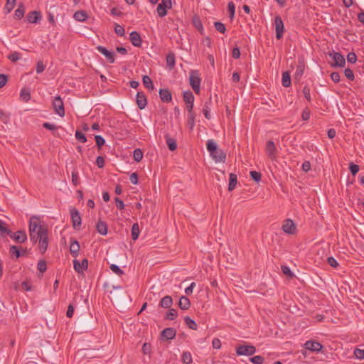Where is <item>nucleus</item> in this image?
Wrapping results in <instances>:
<instances>
[{
	"label": "nucleus",
	"mask_w": 364,
	"mask_h": 364,
	"mask_svg": "<svg viewBox=\"0 0 364 364\" xmlns=\"http://www.w3.org/2000/svg\"><path fill=\"white\" fill-rule=\"evenodd\" d=\"M29 236L33 243H39V249L43 254L48 245V230L41 225L39 218L37 217H31L29 222Z\"/></svg>",
	"instance_id": "1"
},
{
	"label": "nucleus",
	"mask_w": 364,
	"mask_h": 364,
	"mask_svg": "<svg viewBox=\"0 0 364 364\" xmlns=\"http://www.w3.org/2000/svg\"><path fill=\"white\" fill-rule=\"evenodd\" d=\"M194 96L191 91L183 92V101L187 105L188 114V124L190 129H192L194 126L195 114L192 112L193 107Z\"/></svg>",
	"instance_id": "2"
},
{
	"label": "nucleus",
	"mask_w": 364,
	"mask_h": 364,
	"mask_svg": "<svg viewBox=\"0 0 364 364\" xmlns=\"http://www.w3.org/2000/svg\"><path fill=\"white\" fill-rule=\"evenodd\" d=\"M189 82L194 92L197 95L199 94L200 91L201 78L198 70H193L190 72Z\"/></svg>",
	"instance_id": "3"
},
{
	"label": "nucleus",
	"mask_w": 364,
	"mask_h": 364,
	"mask_svg": "<svg viewBox=\"0 0 364 364\" xmlns=\"http://www.w3.org/2000/svg\"><path fill=\"white\" fill-rule=\"evenodd\" d=\"M256 352V348L252 345H241L236 348L237 355H252Z\"/></svg>",
	"instance_id": "4"
},
{
	"label": "nucleus",
	"mask_w": 364,
	"mask_h": 364,
	"mask_svg": "<svg viewBox=\"0 0 364 364\" xmlns=\"http://www.w3.org/2000/svg\"><path fill=\"white\" fill-rule=\"evenodd\" d=\"M53 107L55 112L60 117L65 116V109L63 102L60 96H56L53 100Z\"/></svg>",
	"instance_id": "5"
},
{
	"label": "nucleus",
	"mask_w": 364,
	"mask_h": 364,
	"mask_svg": "<svg viewBox=\"0 0 364 364\" xmlns=\"http://www.w3.org/2000/svg\"><path fill=\"white\" fill-rule=\"evenodd\" d=\"M274 24H275V31H276V38L279 40L283 37V34L284 32V26L283 21L279 16H277L274 18Z\"/></svg>",
	"instance_id": "6"
},
{
	"label": "nucleus",
	"mask_w": 364,
	"mask_h": 364,
	"mask_svg": "<svg viewBox=\"0 0 364 364\" xmlns=\"http://www.w3.org/2000/svg\"><path fill=\"white\" fill-rule=\"evenodd\" d=\"M70 213L73 228L75 229H79L82 221L79 211L75 208H70Z\"/></svg>",
	"instance_id": "7"
},
{
	"label": "nucleus",
	"mask_w": 364,
	"mask_h": 364,
	"mask_svg": "<svg viewBox=\"0 0 364 364\" xmlns=\"http://www.w3.org/2000/svg\"><path fill=\"white\" fill-rule=\"evenodd\" d=\"M329 56L331 57L334 60V63L332 65V66L341 68L345 66L346 60L343 55L340 53L333 51L332 53H329Z\"/></svg>",
	"instance_id": "8"
},
{
	"label": "nucleus",
	"mask_w": 364,
	"mask_h": 364,
	"mask_svg": "<svg viewBox=\"0 0 364 364\" xmlns=\"http://www.w3.org/2000/svg\"><path fill=\"white\" fill-rule=\"evenodd\" d=\"M171 7V0H161L159 4L156 11L160 17H164L167 14L166 9Z\"/></svg>",
	"instance_id": "9"
},
{
	"label": "nucleus",
	"mask_w": 364,
	"mask_h": 364,
	"mask_svg": "<svg viewBox=\"0 0 364 364\" xmlns=\"http://www.w3.org/2000/svg\"><path fill=\"white\" fill-rule=\"evenodd\" d=\"M73 267L75 271L77 273H82L83 271L87 270L88 268V260L87 259H83L82 262H80L77 259H74Z\"/></svg>",
	"instance_id": "10"
},
{
	"label": "nucleus",
	"mask_w": 364,
	"mask_h": 364,
	"mask_svg": "<svg viewBox=\"0 0 364 364\" xmlns=\"http://www.w3.org/2000/svg\"><path fill=\"white\" fill-rule=\"evenodd\" d=\"M282 229L285 233L293 235L296 231V225L292 220L287 219L284 220Z\"/></svg>",
	"instance_id": "11"
},
{
	"label": "nucleus",
	"mask_w": 364,
	"mask_h": 364,
	"mask_svg": "<svg viewBox=\"0 0 364 364\" xmlns=\"http://www.w3.org/2000/svg\"><path fill=\"white\" fill-rule=\"evenodd\" d=\"M266 153L272 160L277 158V147L273 141H268L266 144L265 148Z\"/></svg>",
	"instance_id": "12"
},
{
	"label": "nucleus",
	"mask_w": 364,
	"mask_h": 364,
	"mask_svg": "<svg viewBox=\"0 0 364 364\" xmlns=\"http://www.w3.org/2000/svg\"><path fill=\"white\" fill-rule=\"evenodd\" d=\"M304 347L306 349L312 352H319L323 348V346L319 342L311 340L307 341L304 343Z\"/></svg>",
	"instance_id": "13"
},
{
	"label": "nucleus",
	"mask_w": 364,
	"mask_h": 364,
	"mask_svg": "<svg viewBox=\"0 0 364 364\" xmlns=\"http://www.w3.org/2000/svg\"><path fill=\"white\" fill-rule=\"evenodd\" d=\"M16 242L23 243L27 240V235L24 230H18L15 233L11 232L9 235Z\"/></svg>",
	"instance_id": "14"
},
{
	"label": "nucleus",
	"mask_w": 364,
	"mask_h": 364,
	"mask_svg": "<svg viewBox=\"0 0 364 364\" xmlns=\"http://www.w3.org/2000/svg\"><path fill=\"white\" fill-rule=\"evenodd\" d=\"M96 49L100 52L102 54H103L107 60L110 63H114V60H115V58H114V54L113 52H111L109 50H108L106 48L102 46H98Z\"/></svg>",
	"instance_id": "15"
},
{
	"label": "nucleus",
	"mask_w": 364,
	"mask_h": 364,
	"mask_svg": "<svg viewBox=\"0 0 364 364\" xmlns=\"http://www.w3.org/2000/svg\"><path fill=\"white\" fill-rule=\"evenodd\" d=\"M129 40L132 44L135 47H141L142 39L140 34L137 31H132L129 34Z\"/></svg>",
	"instance_id": "16"
},
{
	"label": "nucleus",
	"mask_w": 364,
	"mask_h": 364,
	"mask_svg": "<svg viewBox=\"0 0 364 364\" xmlns=\"http://www.w3.org/2000/svg\"><path fill=\"white\" fill-rule=\"evenodd\" d=\"M27 21L31 23H37L41 19V14L39 11L29 12L26 16Z\"/></svg>",
	"instance_id": "17"
},
{
	"label": "nucleus",
	"mask_w": 364,
	"mask_h": 364,
	"mask_svg": "<svg viewBox=\"0 0 364 364\" xmlns=\"http://www.w3.org/2000/svg\"><path fill=\"white\" fill-rule=\"evenodd\" d=\"M136 101L137 106L140 109H144L145 107L146 106L147 100H146L145 95L143 92H139L136 94Z\"/></svg>",
	"instance_id": "18"
},
{
	"label": "nucleus",
	"mask_w": 364,
	"mask_h": 364,
	"mask_svg": "<svg viewBox=\"0 0 364 364\" xmlns=\"http://www.w3.org/2000/svg\"><path fill=\"white\" fill-rule=\"evenodd\" d=\"M80 244L76 240H72L70 245V252L73 257H77L80 252Z\"/></svg>",
	"instance_id": "19"
},
{
	"label": "nucleus",
	"mask_w": 364,
	"mask_h": 364,
	"mask_svg": "<svg viewBox=\"0 0 364 364\" xmlns=\"http://www.w3.org/2000/svg\"><path fill=\"white\" fill-rule=\"evenodd\" d=\"M305 70V65L303 62L299 61L296 66V70L294 73V79L297 81H299L304 73Z\"/></svg>",
	"instance_id": "20"
},
{
	"label": "nucleus",
	"mask_w": 364,
	"mask_h": 364,
	"mask_svg": "<svg viewBox=\"0 0 364 364\" xmlns=\"http://www.w3.org/2000/svg\"><path fill=\"white\" fill-rule=\"evenodd\" d=\"M210 156L213 157L214 161L217 163L218 162H225V161L226 159V154L221 149H218L216 151V152L213 153V154L210 155Z\"/></svg>",
	"instance_id": "21"
},
{
	"label": "nucleus",
	"mask_w": 364,
	"mask_h": 364,
	"mask_svg": "<svg viewBox=\"0 0 364 364\" xmlns=\"http://www.w3.org/2000/svg\"><path fill=\"white\" fill-rule=\"evenodd\" d=\"M159 95H160L161 100L164 102H169L171 101V99H172L171 94L169 92V90L167 89H161L159 90Z\"/></svg>",
	"instance_id": "22"
},
{
	"label": "nucleus",
	"mask_w": 364,
	"mask_h": 364,
	"mask_svg": "<svg viewBox=\"0 0 364 364\" xmlns=\"http://www.w3.org/2000/svg\"><path fill=\"white\" fill-rule=\"evenodd\" d=\"M97 232L102 235L107 234V225L105 222L99 220L96 225Z\"/></svg>",
	"instance_id": "23"
},
{
	"label": "nucleus",
	"mask_w": 364,
	"mask_h": 364,
	"mask_svg": "<svg viewBox=\"0 0 364 364\" xmlns=\"http://www.w3.org/2000/svg\"><path fill=\"white\" fill-rule=\"evenodd\" d=\"M73 18L77 21L84 22L88 18V16L85 11L80 10V11H76L74 14Z\"/></svg>",
	"instance_id": "24"
},
{
	"label": "nucleus",
	"mask_w": 364,
	"mask_h": 364,
	"mask_svg": "<svg viewBox=\"0 0 364 364\" xmlns=\"http://www.w3.org/2000/svg\"><path fill=\"white\" fill-rule=\"evenodd\" d=\"M161 336L168 339H172L176 336V331L173 328H166L161 331Z\"/></svg>",
	"instance_id": "25"
},
{
	"label": "nucleus",
	"mask_w": 364,
	"mask_h": 364,
	"mask_svg": "<svg viewBox=\"0 0 364 364\" xmlns=\"http://www.w3.org/2000/svg\"><path fill=\"white\" fill-rule=\"evenodd\" d=\"M237 183V175L235 173H231L229 175V185H228V191H233Z\"/></svg>",
	"instance_id": "26"
},
{
	"label": "nucleus",
	"mask_w": 364,
	"mask_h": 364,
	"mask_svg": "<svg viewBox=\"0 0 364 364\" xmlns=\"http://www.w3.org/2000/svg\"><path fill=\"white\" fill-rule=\"evenodd\" d=\"M206 146L207 150L208 151L210 155H213V153L216 152V151L219 149L218 148L217 144L213 139L208 140Z\"/></svg>",
	"instance_id": "27"
},
{
	"label": "nucleus",
	"mask_w": 364,
	"mask_h": 364,
	"mask_svg": "<svg viewBox=\"0 0 364 364\" xmlns=\"http://www.w3.org/2000/svg\"><path fill=\"white\" fill-rule=\"evenodd\" d=\"M166 66L170 70H172L175 66V55L171 52L166 55Z\"/></svg>",
	"instance_id": "28"
},
{
	"label": "nucleus",
	"mask_w": 364,
	"mask_h": 364,
	"mask_svg": "<svg viewBox=\"0 0 364 364\" xmlns=\"http://www.w3.org/2000/svg\"><path fill=\"white\" fill-rule=\"evenodd\" d=\"M25 14V8L23 4H20L14 12V17L16 19H21Z\"/></svg>",
	"instance_id": "29"
},
{
	"label": "nucleus",
	"mask_w": 364,
	"mask_h": 364,
	"mask_svg": "<svg viewBox=\"0 0 364 364\" xmlns=\"http://www.w3.org/2000/svg\"><path fill=\"white\" fill-rule=\"evenodd\" d=\"M183 321H184L186 325L189 328H191L192 330H197L198 325H197V323H196V321L194 320H193L192 318H191L188 316H186V317L183 318Z\"/></svg>",
	"instance_id": "30"
},
{
	"label": "nucleus",
	"mask_w": 364,
	"mask_h": 364,
	"mask_svg": "<svg viewBox=\"0 0 364 364\" xmlns=\"http://www.w3.org/2000/svg\"><path fill=\"white\" fill-rule=\"evenodd\" d=\"M140 233V230L138 223H134L132 225L131 235H132V239L133 240H136L139 237Z\"/></svg>",
	"instance_id": "31"
},
{
	"label": "nucleus",
	"mask_w": 364,
	"mask_h": 364,
	"mask_svg": "<svg viewBox=\"0 0 364 364\" xmlns=\"http://www.w3.org/2000/svg\"><path fill=\"white\" fill-rule=\"evenodd\" d=\"M0 233L2 237H4L6 235H11V231L8 229L6 223L1 220H0Z\"/></svg>",
	"instance_id": "32"
},
{
	"label": "nucleus",
	"mask_w": 364,
	"mask_h": 364,
	"mask_svg": "<svg viewBox=\"0 0 364 364\" xmlns=\"http://www.w3.org/2000/svg\"><path fill=\"white\" fill-rule=\"evenodd\" d=\"M172 298L169 296H164L160 302V306L163 308H169L172 304Z\"/></svg>",
	"instance_id": "33"
},
{
	"label": "nucleus",
	"mask_w": 364,
	"mask_h": 364,
	"mask_svg": "<svg viewBox=\"0 0 364 364\" xmlns=\"http://www.w3.org/2000/svg\"><path fill=\"white\" fill-rule=\"evenodd\" d=\"M282 85L285 87L291 85V77L288 72H284L282 74Z\"/></svg>",
	"instance_id": "34"
},
{
	"label": "nucleus",
	"mask_w": 364,
	"mask_h": 364,
	"mask_svg": "<svg viewBox=\"0 0 364 364\" xmlns=\"http://www.w3.org/2000/svg\"><path fill=\"white\" fill-rule=\"evenodd\" d=\"M143 84L144 85L148 88V89H151L153 90L154 89V85H153V82L151 80V79L147 76V75H144L143 77Z\"/></svg>",
	"instance_id": "35"
},
{
	"label": "nucleus",
	"mask_w": 364,
	"mask_h": 364,
	"mask_svg": "<svg viewBox=\"0 0 364 364\" xmlns=\"http://www.w3.org/2000/svg\"><path fill=\"white\" fill-rule=\"evenodd\" d=\"M166 144H167L168 149L171 151H174L177 148L176 141L172 138L168 137L166 139Z\"/></svg>",
	"instance_id": "36"
},
{
	"label": "nucleus",
	"mask_w": 364,
	"mask_h": 364,
	"mask_svg": "<svg viewBox=\"0 0 364 364\" xmlns=\"http://www.w3.org/2000/svg\"><path fill=\"white\" fill-rule=\"evenodd\" d=\"M133 157L134 161L139 162L143 158V152L140 149H136L134 151Z\"/></svg>",
	"instance_id": "37"
},
{
	"label": "nucleus",
	"mask_w": 364,
	"mask_h": 364,
	"mask_svg": "<svg viewBox=\"0 0 364 364\" xmlns=\"http://www.w3.org/2000/svg\"><path fill=\"white\" fill-rule=\"evenodd\" d=\"M0 120L5 124H7L10 120V114L0 109Z\"/></svg>",
	"instance_id": "38"
},
{
	"label": "nucleus",
	"mask_w": 364,
	"mask_h": 364,
	"mask_svg": "<svg viewBox=\"0 0 364 364\" xmlns=\"http://www.w3.org/2000/svg\"><path fill=\"white\" fill-rule=\"evenodd\" d=\"M20 97L23 101L28 102L31 98L30 92L26 89H22L21 90Z\"/></svg>",
	"instance_id": "39"
},
{
	"label": "nucleus",
	"mask_w": 364,
	"mask_h": 364,
	"mask_svg": "<svg viewBox=\"0 0 364 364\" xmlns=\"http://www.w3.org/2000/svg\"><path fill=\"white\" fill-rule=\"evenodd\" d=\"M72 183L74 186L77 187L80 184L79 174L77 171L72 172Z\"/></svg>",
	"instance_id": "40"
},
{
	"label": "nucleus",
	"mask_w": 364,
	"mask_h": 364,
	"mask_svg": "<svg viewBox=\"0 0 364 364\" xmlns=\"http://www.w3.org/2000/svg\"><path fill=\"white\" fill-rule=\"evenodd\" d=\"M9 253L11 255H15L16 258H18L19 257L21 256V252H20L19 249L16 245H12V246L10 247V248H9Z\"/></svg>",
	"instance_id": "41"
},
{
	"label": "nucleus",
	"mask_w": 364,
	"mask_h": 364,
	"mask_svg": "<svg viewBox=\"0 0 364 364\" xmlns=\"http://www.w3.org/2000/svg\"><path fill=\"white\" fill-rule=\"evenodd\" d=\"M193 25L194 26L196 27V28L199 31H203V25H202V23L199 18V17H197V16H194L193 18Z\"/></svg>",
	"instance_id": "42"
},
{
	"label": "nucleus",
	"mask_w": 364,
	"mask_h": 364,
	"mask_svg": "<svg viewBox=\"0 0 364 364\" xmlns=\"http://www.w3.org/2000/svg\"><path fill=\"white\" fill-rule=\"evenodd\" d=\"M109 267H110V269L114 273H115L116 274H117L119 276H121L124 274V271L122 269H121L120 267L119 266H117V264H112Z\"/></svg>",
	"instance_id": "43"
},
{
	"label": "nucleus",
	"mask_w": 364,
	"mask_h": 364,
	"mask_svg": "<svg viewBox=\"0 0 364 364\" xmlns=\"http://www.w3.org/2000/svg\"><path fill=\"white\" fill-rule=\"evenodd\" d=\"M302 93L304 97L309 101L311 102V89L309 86L305 85L302 90Z\"/></svg>",
	"instance_id": "44"
},
{
	"label": "nucleus",
	"mask_w": 364,
	"mask_h": 364,
	"mask_svg": "<svg viewBox=\"0 0 364 364\" xmlns=\"http://www.w3.org/2000/svg\"><path fill=\"white\" fill-rule=\"evenodd\" d=\"M177 311L174 309H170L166 316V318L168 320H174L177 316Z\"/></svg>",
	"instance_id": "45"
},
{
	"label": "nucleus",
	"mask_w": 364,
	"mask_h": 364,
	"mask_svg": "<svg viewBox=\"0 0 364 364\" xmlns=\"http://www.w3.org/2000/svg\"><path fill=\"white\" fill-rule=\"evenodd\" d=\"M47 269V263L46 260L42 259L40 260L38 263V270L41 272L44 273Z\"/></svg>",
	"instance_id": "46"
},
{
	"label": "nucleus",
	"mask_w": 364,
	"mask_h": 364,
	"mask_svg": "<svg viewBox=\"0 0 364 364\" xmlns=\"http://www.w3.org/2000/svg\"><path fill=\"white\" fill-rule=\"evenodd\" d=\"M95 139L96 141V145L99 149H101V147L105 144V140L104 138L100 135H95Z\"/></svg>",
	"instance_id": "47"
},
{
	"label": "nucleus",
	"mask_w": 364,
	"mask_h": 364,
	"mask_svg": "<svg viewBox=\"0 0 364 364\" xmlns=\"http://www.w3.org/2000/svg\"><path fill=\"white\" fill-rule=\"evenodd\" d=\"M228 9L230 14V18L232 19L235 16V6L232 1H230L228 4Z\"/></svg>",
	"instance_id": "48"
},
{
	"label": "nucleus",
	"mask_w": 364,
	"mask_h": 364,
	"mask_svg": "<svg viewBox=\"0 0 364 364\" xmlns=\"http://www.w3.org/2000/svg\"><path fill=\"white\" fill-rule=\"evenodd\" d=\"M251 178L256 182H259L261 180L262 174L261 173L256 171H251L250 173Z\"/></svg>",
	"instance_id": "49"
},
{
	"label": "nucleus",
	"mask_w": 364,
	"mask_h": 364,
	"mask_svg": "<svg viewBox=\"0 0 364 364\" xmlns=\"http://www.w3.org/2000/svg\"><path fill=\"white\" fill-rule=\"evenodd\" d=\"M215 28L218 32H220L221 33H225V32L226 31V28H225V24H223L221 22H215Z\"/></svg>",
	"instance_id": "50"
},
{
	"label": "nucleus",
	"mask_w": 364,
	"mask_h": 364,
	"mask_svg": "<svg viewBox=\"0 0 364 364\" xmlns=\"http://www.w3.org/2000/svg\"><path fill=\"white\" fill-rule=\"evenodd\" d=\"M114 32L119 36H124L125 33L124 28L119 24H115Z\"/></svg>",
	"instance_id": "51"
},
{
	"label": "nucleus",
	"mask_w": 364,
	"mask_h": 364,
	"mask_svg": "<svg viewBox=\"0 0 364 364\" xmlns=\"http://www.w3.org/2000/svg\"><path fill=\"white\" fill-rule=\"evenodd\" d=\"M75 137L78 141H80L82 143H85L87 141V138L85 135L80 131L75 132Z\"/></svg>",
	"instance_id": "52"
},
{
	"label": "nucleus",
	"mask_w": 364,
	"mask_h": 364,
	"mask_svg": "<svg viewBox=\"0 0 364 364\" xmlns=\"http://www.w3.org/2000/svg\"><path fill=\"white\" fill-rule=\"evenodd\" d=\"M344 74H345V76L347 77V79H348L349 80H350V81L354 80L355 76H354L353 72L351 69H350V68L345 69Z\"/></svg>",
	"instance_id": "53"
},
{
	"label": "nucleus",
	"mask_w": 364,
	"mask_h": 364,
	"mask_svg": "<svg viewBox=\"0 0 364 364\" xmlns=\"http://www.w3.org/2000/svg\"><path fill=\"white\" fill-rule=\"evenodd\" d=\"M250 361L255 364H262L264 358L260 355H256L250 358Z\"/></svg>",
	"instance_id": "54"
},
{
	"label": "nucleus",
	"mask_w": 364,
	"mask_h": 364,
	"mask_svg": "<svg viewBox=\"0 0 364 364\" xmlns=\"http://www.w3.org/2000/svg\"><path fill=\"white\" fill-rule=\"evenodd\" d=\"M349 169L353 176H355L359 171V166L353 163L350 164Z\"/></svg>",
	"instance_id": "55"
},
{
	"label": "nucleus",
	"mask_w": 364,
	"mask_h": 364,
	"mask_svg": "<svg viewBox=\"0 0 364 364\" xmlns=\"http://www.w3.org/2000/svg\"><path fill=\"white\" fill-rule=\"evenodd\" d=\"M281 268H282V271L284 273V274H285L289 277H294V274L291 272V271L289 267L282 265Z\"/></svg>",
	"instance_id": "56"
},
{
	"label": "nucleus",
	"mask_w": 364,
	"mask_h": 364,
	"mask_svg": "<svg viewBox=\"0 0 364 364\" xmlns=\"http://www.w3.org/2000/svg\"><path fill=\"white\" fill-rule=\"evenodd\" d=\"M20 57H21V55L18 52H14L12 53H11L8 58L11 61V62H16L18 60L20 59Z\"/></svg>",
	"instance_id": "57"
},
{
	"label": "nucleus",
	"mask_w": 364,
	"mask_h": 364,
	"mask_svg": "<svg viewBox=\"0 0 364 364\" xmlns=\"http://www.w3.org/2000/svg\"><path fill=\"white\" fill-rule=\"evenodd\" d=\"M354 355L355 357L360 360L364 358V349L356 348L354 350Z\"/></svg>",
	"instance_id": "58"
},
{
	"label": "nucleus",
	"mask_w": 364,
	"mask_h": 364,
	"mask_svg": "<svg viewBox=\"0 0 364 364\" xmlns=\"http://www.w3.org/2000/svg\"><path fill=\"white\" fill-rule=\"evenodd\" d=\"M43 127L50 131H55L58 129V127L54 124H50L49 122H44L43 124Z\"/></svg>",
	"instance_id": "59"
},
{
	"label": "nucleus",
	"mask_w": 364,
	"mask_h": 364,
	"mask_svg": "<svg viewBox=\"0 0 364 364\" xmlns=\"http://www.w3.org/2000/svg\"><path fill=\"white\" fill-rule=\"evenodd\" d=\"M347 60L350 63H355L357 60V56L355 53H349L347 55Z\"/></svg>",
	"instance_id": "60"
},
{
	"label": "nucleus",
	"mask_w": 364,
	"mask_h": 364,
	"mask_svg": "<svg viewBox=\"0 0 364 364\" xmlns=\"http://www.w3.org/2000/svg\"><path fill=\"white\" fill-rule=\"evenodd\" d=\"M328 263L332 267L336 268L338 266V263L336 259L333 257H329L327 259Z\"/></svg>",
	"instance_id": "61"
},
{
	"label": "nucleus",
	"mask_w": 364,
	"mask_h": 364,
	"mask_svg": "<svg viewBox=\"0 0 364 364\" xmlns=\"http://www.w3.org/2000/svg\"><path fill=\"white\" fill-rule=\"evenodd\" d=\"M116 206L118 209L122 210L124 208V202L119 198H114Z\"/></svg>",
	"instance_id": "62"
},
{
	"label": "nucleus",
	"mask_w": 364,
	"mask_h": 364,
	"mask_svg": "<svg viewBox=\"0 0 364 364\" xmlns=\"http://www.w3.org/2000/svg\"><path fill=\"white\" fill-rule=\"evenodd\" d=\"M96 164L99 168H103L105 166V159L102 156H99L96 159Z\"/></svg>",
	"instance_id": "63"
},
{
	"label": "nucleus",
	"mask_w": 364,
	"mask_h": 364,
	"mask_svg": "<svg viewBox=\"0 0 364 364\" xmlns=\"http://www.w3.org/2000/svg\"><path fill=\"white\" fill-rule=\"evenodd\" d=\"M129 180L132 184H137L138 183V175L136 172L132 173L129 176Z\"/></svg>",
	"instance_id": "64"
}]
</instances>
